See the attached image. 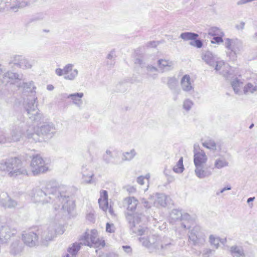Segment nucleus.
I'll list each match as a JSON object with an SVG mask.
<instances>
[{
    "label": "nucleus",
    "instance_id": "2eb2a0df",
    "mask_svg": "<svg viewBox=\"0 0 257 257\" xmlns=\"http://www.w3.org/2000/svg\"><path fill=\"white\" fill-rule=\"evenodd\" d=\"M23 78L22 74L13 72L11 71H8L3 75V78L1 79L2 83H14L17 80H22Z\"/></svg>",
    "mask_w": 257,
    "mask_h": 257
},
{
    "label": "nucleus",
    "instance_id": "a211bd4d",
    "mask_svg": "<svg viewBox=\"0 0 257 257\" xmlns=\"http://www.w3.org/2000/svg\"><path fill=\"white\" fill-rule=\"evenodd\" d=\"M240 42L237 40L227 38L225 40V47L236 55L240 51Z\"/></svg>",
    "mask_w": 257,
    "mask_h": 257
},
{
    "label": "nucleus",
    "instance_id": "b1692460",
    "mask_svg": "<svg viewBox=\"0 0 257 257\" xmlns=\"http://www.w3.org/2000/svg\"><path fill=\"white\" fill-rule=\"evenodd\" d=\"M202 58L208 65L210 66H214L215 59L212 52L210 51H208L203 52L202 53Z\"/></svg>",
    "mask_w": 257,
    "mask_h": 257
},
{
    "label": "nucleus",
    "instance_id": "49530a36",
    "mask_svg": "<svg viewBox=\"0 0 257 257\" xmlns=\"http://www.w3.org/2000/svg\"><path fill=\"white\" fill-rule=\"evenodd\" d=\"M215 251L214 249L207 248H204L202 255L203 257H210L214 253Z\"/></svg>",
    "mask_w": 257,
    "mask_h": 257
},
{
    "label": "nucleus",
    "instance_id": "4be33fe9",
    "mask_svg": "<svg viewBox=\"0 0 257 257\" xmlns=\"http://www.w3.org/2000/svg\"><path fill=\"white\" fill-rule=\"evenodd\" d=\"M123 203L127 205L128 211H134L138 203V200L134 197H126L124 199Z\"/></svg>",
    "mask_w": 257,
    "mask_h": 257
},
{
    "label": "nucleus",
    "instance_id": "79ce46f5",
    "mask_svg": "<svg viewBox=\"0 0 257 257\" xmlns=\"http://www.w3.org/2000/svg\"><path fill=\"white\" fill-rule=\"evenodd\" d=\"M98 203L100 208L103 210L106 211L108 208V200H102V198L98 199Z\"/></svg>",
    "mask_w": 257,
    "mask_h": 257
},
{
    "label": "nucleus",
    "instance_id": "4468645a",
    "mask_svg": "<svg viewBox=\"0 0 257 257\" xmlns=\"http://www.w3.org/2000/svg\"><path fill=\"white\" fill-rule=\"evenodd\" d=\"M24 123H21V125L15 126L12 131L10 138H8V142H18L20 141L21 138L24 135L25 130L23 129Z\"/></svg>",
    "mask_w": 257,
    "mask_h": 257
},
{
    "label": "nucleus",
    "instance_id": "09e8293b",
    "mask_svg": "<svg viewBox=\"0 0 257 257\" xmlns=\"http://www.w3.org/2000/svg\"><path fill=\"white\" fill-rule=\"evenodd\" d=\"M225 70H223L222 72H220L224 77L228 78L231 73H230L229 69H230V67L228 65H225V67H223Z\"/></svg>",
    "mask_w": 257,
    "mask_h": 257
},
{
    "label": "nucleus",
    "instance_id": "052dcab7",
    "mask_svg": "<svg viewBox=\"0 0 257 257\" xmlns=\"http://www.w3.org/2000/svg\"><path fill=\"white\" fill-rule=\"evenodd\" d=\"M158 44V42L156 41H150L147 44V46L148 47H156Z\"/></svg>",
    "mask_w": 257,
    "mask_h": 257
},
{
    "label": "nucleus",
    "instance_id": "7ed1b4c3",
    "mask_svg": "<svg viewBox=\"0 0 257 257\" xmlns=\"http://www.w3.org/2000/svg\"><path fill=\"white\" fill-rule=\"evenodd\" d=\"M80 243L75 242L72 246L68 248V252L72 256H75L81 248V245H87L90 247H99L105 245L104 240H100L97 237V232L95 229L91 230L90 233L86 231L80 238Z\"/></svg>",
    "mask_w": 257,
    "mask_h": 257
},
{
    "label": "nucleus",
    "instance_id": "6ab92c4d",
    "mask_svg": "<svg viewBox=\"0 0 257 257\" xmlns=\"http://www.w3.org/2000/svg\"><path fill=\"white\" fill-rule=\"evenodd\" d=\"M182 90L186 92H189L194 90V87L191 82V78L189 75H184L180 81Z\"/></svg>",
    "mask_w": 257,
    "mask_h": 257
},
{
    "label": "nucleus",
    "instance_id": "13d9d810",
    "mask_svg": "<svg viewBox=\"0 0 257 257\" xmlns=\"http://www.w3.org/2000/svg\"><path fill=\"white\" fill-rule=\"evenodd\" d=\"M135 63L139 64L142 68L145 67L146 66L145 63L144 62L143 60L140 58H137L136 59Z\"/></svg>",
    "mask_w": 257,
    "mask_h": 257
},
{
    "label": "nucleus",
    "instance_id": "c03bdc74",
    "mask_svg": "<svg viewBox=\"0 0 257 257\" xmlns=\"http://www.w3.org/2000/svg\"><path fill=\"white\" fill-rule=\"evenodd\" d=\"M189 44L193 47L197 48H201L203 46V42L202 40L195 38L190 42Z\"/></svg>",
    "mask_w": 257,
    "mask_h": 257
},
{
    "label": "nucleus",
    "instance_id": "ddd939ff",
    "mask_svg": "<svg viewBox=\"0 0 257 257\" xmlns=\"http://www.w3.org/2000/svg\"><path fill=\"white\" fill-rule=\"evenodd\" d=\"M16 233V230L10 227L7 225L2 226L0 228V241L2 243L7 242L11 236H14Z\"/></svg>",
    "mask_w": 257,
    "mask_h": 257
},
{
    "label": "nucleus",
    "instance_id": "ea45409f",
    "mask_svg": "<svg viewBox=\"0 0 257 257\" xmlns=\"http://www.w3.org/2000/svg\"><path fill=\"white\" fill-rule=\"evenodd\" d=\"M241 84L242 82L237 78L231 82V86L236 94H238L240 92L239 87Z\"/></svg>",
    "mask_w": 257,
    "mask_h": 257
},
{
    "label": "nucleus",
    "instance_id": "423d86ee",
    "mask_svg": "<svg viewBox=\"0 0 257 257\" xmlns=\"http://www.w3.org/2000/svg\"><path fill=\"white\" fill-rule=\"evenodd\" d=\"M151 246L154 248L157 253L166 256L172 252L174 249L175 245L171 239H157L151 244Z\"/></svg>",
    "mask_w": 257,
    "mask_h": 257
},
{
    "label": "nucleus",
    "instance_id": "0e129e2a",
    "mask_svg": "<svg viewBox=\"0 0 257 257\" xmlns=\"http://www.w3.org/2000/svg\"><path fill=\"white\" fill-rule=\"evenodd\" d=\"M144 180H145V178L143 176H141L137 178V181L139 184H140L141 185H143V184H144Z\"/></svg>",
    "mask_w": 257,
    "mask_h": 257
},
{
    "label": "nucleus",
    "instance_id": "f8f14e48",
    "mask_svg": "<svg viewBox=\"0 0 257 257\" xmlns=\"http://www.w3.org/2000/svg\"><path fill=\"white\" fill-rule=\"evenodd\" d=\"M9 64H14L22 69H29L32 67L31 61L25 56L16 55L11 58Z\"/></svg>",
    "mask_w": 257,
    "mask_h": 257
},
{
    "label": "nucleus",
    "instance_id": "f704fd0d",
    "mask_svg": "<svg viewBox=\"0 0 257 257\" xmlns=\"http://www.w3.org/2000/svg\"><path fill=\"white\" fill-rule=\"evenodd\" d=\"M183 157H181L178 161L177 164L173 167V171L176 173H182L184 169V166L183 164Z\"/></svg>",
    "mask_w": 257,
    "mask_h": 257
},
{
    "label": "nucleus",
    "instance_id": "72a5a7b5",
    "mask_svg": "<svg viewBox=\"0 0 257 257\" xmlns=\"http://www.w3.org/2000/svg\"><path fill=\"white\" fill-rule=\"evenodd\" d=\"M147 75L149 77L155 79L157 76L158 69L152 65H148L147 66Z\"/></svg>",
    "mask_w": 257,
    "mask_h": 257
},
{
    "label": "nucleus",
    "instance_id": "680f3d73",
    "mask_svg": "<svg viewBox=\"0 0 257 257\" xmlns=\"http://www.w3.org/2000/svg\"><path fill=\"white\" fill-rule=\"evenodd\" d=\"M123 250L127 253H131L132 251V249L129 245L122 246Z\"/></svg>",
    "mask_w": 257,
    "mask_h": 257
},
{
    "label": "nucleus",
    "instance_id": "37998d69",
    "mask_svg": "<svg viewBox=\"0 0 257 257\" xmlns=\"http://www.w3.org/2000/svg\"><path fill=\"white\" fill-rule=\"evenodd\" d=\"M193 105V102L192 100L189 99H186L183 102V107L185 110L188 111L191 109Z\"/></svg>",
    "mask_w": 257,
    "mask_h": 257
},
{
    "label": "nucleus",
    "instance_id": "6e6552de",
    "mask_svg": "<svg viewBox=\"0 0 257 257\" xmlns=\"http://www.w3.org/2000/svg\"><path fill=\"white\" fill-rule=\"evenodd\" d=\"M189 241L195 246H203L205 242V236L199 226H195L189 234Z\"/></svg>",
    "mask_w": 257,
    "mask_h": 257
},
{
    "label": "nucleus",
    "instance_id": "58836bf2",
    "mask_svg": "<svg viewBox=\"0 0 257 257\" xmlns=\"http://www.w3.org/2000/svg\"><path fill=\"white\" fill-rule=\"evenodd\" d=\"M203 147L212 150H216V145L215 142L212 140H209L205 141L202 143Z\"/></svg>",
    "mask_w": 257,
    "mask_h": 257
},
{
    "label": "nucleus",
    "instance_id": "9d476101",
    "mask_svg": "<svg viewBox=\"0 0 257 257\" xmlns=\"http://www.w3.org/2000/svg\"><path fill=\"white\" fill-rule=\"evenodd\" d=\"M56 225L52 223L49 225L46 230L44 231L38 230V235L39 238L40 239V242L44 245H47L48 242L52 240L56 233Z\"/></svg>",
    "mask_w": 257,
    "mask_h": 257
},
{
    "label": "nucleus",
    "instance_id": "393cba45",
    "mask_svg": "<svg viewBox=\"0 0 257 257\" xmlns=\"http://www.w3.org/2000/svg\"><path fill=\"white\" fill-rule=\"evenodd\" d=\"M257 91V83L248 82L243 87V93L245 95L253 94Z\"/></svg>",
    "mask_w": 257,
    "mask_h": 257
},
{
    "label": "nucleus",
    "instance_id": "39448f33",
    "mask_svg": "<svg viewBox=\"0 0 257 257\" xmlns=\"http://www.w3.org/2000/svg\"><path fill=\"white\" fill-rule=\"evenodd\" d=\"M56 132L55 125L52 123H45L38 127L36 132L30 133L27 132V137L29 140H32L35 142H40V137L51 138Z\"/></svg>",
    "mask_w": 257,
    "mask_h": 257
},
{
    "label": "nucleus",
    "instance_id": "c9c22d12",
    "mask_svg": "<svg viewBox=\"0 0 257 257\" xmlns=\"http://www.w3.org/2000/svg\"><path fill=\"white\" fill-rule=\"evenodd\" d=\"M136 153L134 149H132L130 152H126L122 154V161H131L136 156Z\"/></svg>",
    "mask_w": 257,
    "mask_h": 257
},
{
    "label": "nucleus",
    "instance_id": "e433bc0d",
    "mask_svg": "<svg viewBox=\"0 0 257 257\" xmlns=\"http://www.w3.org/2000/svg\"><path fill=\"white\" fill-rule=\"evenodd\" d=\"M2 203L4 206L10 208L15 207L17 204L15 200H12L9 196H7L6 199Z\"/></svg>",
    "mask_w": 257,
    "mask_h": 257
},
{
    "label": "nucleus",
    "instance_id": "69168bd1",
    "mask_svg": "<svg viewBox=\"0 0 257 257\" xmlns=\"http://www.w3.org/2000/svg\"><path fill=\"white\" fill-rule=\"evenodd\" d=\"M114 64V60H108L106 61V65L108 66L109 68H111L112 66H113Z\"/></svg>",
    "mask_w": 257,
    "mask_h": 257
},
{
    "label": "nucleus",
    "instance_id": "603ef678",
    "mask_svg": "<svg viewBox=\"0 0 257 257\" xmlns=\"http://www.w3.org/2000/svg\"><path fill=\"white\" fill-rule=\"evenodd\" d=\"M225 64L223 62L221 61H216L215 63V70L216 71H220L221 70L222 67H225Z\"/></svg>",
    "mask_w": 257,
    "mask_h": 257
},
{
    "label": "nucleus",
    "instance_id": "2f4dec72",
    "mask_svg": "<svg viewBox=\"0 0 257 257\" xmlns=\"http://www.w3.org/2000/svg\"><path fill=\"white\" fill-rule=\"evenodd\" d=\"M182 212L178 209H173L170 213V218L172 222L180 220Z\"/></svg>",
    "mask_w": 257,
    "mask_h": 257
},
{
    "label": "nucleus",
    "instance_id": "5fc2aeb1",
    "mask_svg": "<svg viewBox=\"0 0 257 257\" xmlns=\"http://www.w3.org/2000/svg\"><path fill=\"white\" fill-rule=\"evenodd\" d=\"M8 142V138L5 136L4 132L0 131V144H5Z\"/></svg>",
    "mask_w": 257,
    "mask_h": 257
},
{
    "label": "nucleus",
    "instance_id": "f03ea898",
    "mask_svg": "<svg viewBox=\"0 0 257 257\" xmlns=\"http://www.w3.org/2000/svg\"><path fill=\"white\" fill-rule=\"evenodd\" d=\"M21 87L31 93V95L27 98L24 103V108L29 119L32 122L39 121L41 119L42 114L37 109V103L36 102L37 98L34 96L35 93L34 90L36 89L34 82L33 81H30L29 83L23 82Z\"/></svg>",
    "mask_w": 257,
    "mask_h": 257
},
{
    "label": "nucleus",
    "instance_id": "7c9ffc66",
    "mask_svg": "<svg viewBox=\"0 0 257 257\" xmlns=\"http://www.w3.org/2000/svg\"><path fill=\"white\" fill-rule=\"evenodd\" d=\"M230 252L232 254L240 257L241 256H244V252L242 247L239 246H232L230 248Z\"/></svg>",
    "mask_w": 257,
    "mask_h": 257
},
{
    "label": "nucleus",
    "instance_id": "a18cd8bd",
    "mask_svg": "<svg viewBox=\"0 0 257 257\" xmlns=\"http://www.w3.org/2000/svg\"><path fill=\"white\" fill-rule=\"evenodd\" d=\"M87 170V169L85 167H83L82 169V175H83V176L84 177H88L89 178V180H86V181H87V183H91V179L92 178V177L93 176L94 174H93V173H92L91 172H90L88 173H86V171Z\"/></svg>",
    "mask_w": 257,
    "mask_h": 257
},
{
    "label": "nucleus",
    "instance_id": "e2e57ef3",
    "mask_svg": "<svg viewBox=\"0 0 257 257\" xmlns=\"http://www.w3.org/2000/svg\"><path fill=\"white\" fill-rule=\"evenodd\" d=\"M171 90L173 91L174 94L176 95L175 97L174 98V100H176L177 99V95L180 94L181 92V90L179 88H176V87H175L174 89Z\"/></svg>",
    "mask_w": 257,
    "mask_h": 257
},
{
    "label": "nucleus",
    "instance_id": "4d7b16f0",
    "mask_svg": "<svg viewBox=\"0 0 257 257\" xmlns=\"http://www.w3.org/2000/svg\"><path fill=\"white\" fill-rule=\"evenodd\" d=\"M102 200H108V193L106 190H102L100 192V198Z\"/></svg>",
    "mask_w": 257,
    "mask_h": 257
},
{
    "label": "nucleus",
    "instance_id": "20e7f679",
    "mask_svg": "<svg viewBox=\"0 0 257 257\" xmlns=\"http://www.w3.org/2000/svg\"><path fill=\"white\" fill-rule=\"evenodd\" d=\"M0 169L8 172L10 177H16L21 174L27 175V170L22 167L21 161L17 157L2 160L0 162Z\"/></svg>",
    "mask_w": 257,
    "mask_h": 257
},
{
    "label": "nucleus",
    "instance_id": "cd10ccee",
    "mask_svg": "<svg viewBox=\"0 0 257 257\" xmlns=\"http://www.w3.org/2000/svg\"><path fill=\"white\" fill-rule=\"evenodd\" d=\"M190 218L191 217L189 214L182 212V216L180 217V220L186 221V222L183 221L181 223V225L183 228L188 229L190 228V222L192 221Z\"/></svg>",
    "mask_w": 257,
    "mask_h": 257
},
{
    "label": "nucleus",
    "instance_id": "338daca9",
    "mask_svg": "<svg viewBox=\"0 0 257 257\" xmlns=\"http://www.w3.org/2000/svg\"><path fill=\"white\" fill-rule=\"evenodd\" d=\"M114 52L113 51H111L110 53H109L107 56V59L109 60H112V58L114 56Z\"/></svg>",
    "mask_w": 257,
    "mask_h": 257
},
{
    "label": "nucleus",
    "instance_id": "bb28decb",
    "mask_svg": "<svg viewBox=\"0 0 257 257\" xmlns=\"http://www.w3.org/2000/svg\"><path fill=\"white\" fill-rule=\"evenodd\" d=\"M157 199L155 203L158 204L162 207H165L168 202V197L164 194L157 193Z\"/></svg>",
    "mask_w": 257,
    "mask_h": 257
},
{
    "label": "nucleus",
    "instance_id": "8fccbe9b",
    "mask_svg": "<svg viewBox=\"0 0 257 257\" xmlns=\"http://www.w3.org/2000/svg\"><path fill=\"white\" fill-rule=\"evenodd\" d=\"M142 240H143L142 243L143 245L145 246H146L148 247L150 249V252H153V249H154V248L151 247V244L153 243L154 242H151V241H148L147 239L142 238Z\"/></svg>",
    "mask_w": 257,
    "mask_h": 257
},
{
    "label": "nucleus",
    "instance_id": "c756f323",
    "mask_svg": "<svg viewBox=\"0 0 257 257\" xmlns=\"http://www.w3.org/2000/svg\"><path fill=\"white\" fill-rule=\"evenodd\" d=\"M198 36L199 35L196 33L186 32L182 33L180 36V38L184 41L191 40L192 41V40L197 38Z\"/></svg>",
    "mask_w": 257,
    "mask_h": 257
},
{
    "label": "nucleus",
    "instance_id": "f257e3e1",
    "mask_svg": "<svg viewBox=\"0 0 257 257\" xmlns=\"http://www.w3.org/2000/svg\"><path fill=\"white\" fill-rule=\"evenodd\" d=\"M32 199L35 203L42 204L50 203L54 201L55 203H60L61 205L54 204L55 210L60 209L64 215L70 214L73 210L75 204L73 200L66 195V187L61 185L56 186L53 183H49L40 188H36L31 192Z\"/></svg>",
    "mask_w": 257,
    "mask_h": 257
},
{
    "label": "nucleus",
    "instance_id": "0eeeda50",
    "mask_svg": "<svg viewBox=\"0 0 257 257\" xmlns=\"http://www.w3.org/2000/svg\"><path fill=\"white\" fill-rule=\"evenodd\" d=\"M125 215L132 232L139 235L143 234L145 230V228L140 225L137 226L141 221V214L127 212L125 213Z\"/></svg>",
    "mask_w": 257,
    "mask_h": 257
},
{
    "label": "nucleus",
    "instance_id": "9b49d317",
    "mask_svg": "<svg viewBox=\"0 0 257 257\" xmlns=\"http://www.w3.org/2000/svg\"><path fill=\"white\" fill-rule=\"evenodd\" d=\"M73 67L72 64H68L63 69L57 68L55 73L59 76L65 75L64 77L65 79L73 80L78 75V70L76 69L72 70Z\"/></svg>",
    "mask_w": 257,
    "mask_h": 257
},
{
    "label": "nucleus",
    "instance_id": "473e14b6",
    "mask_svg": "<svg viewBox=\"0 0 257 257\" xmlns=\"http://www.w3.org/2000/svg\"><path fill=\"white\" fill-rule=\"evenodd\" d=\"M228 166V162L223 158H218L214 162V168L217 169H221Z\"/></svg>",
    "mask_w": 257,
    "mask_h": 257
},
{
    "label": "nucleus",
    "instance_id": "774afa93",
    "mask_svg": "<svg viewBox=\"0 0 257 257\" xmlns=\"http://www.w3.org/2000/svg\"><path fill=\"white\" fill-rule=\"evenodd\" d=\"M167 181L169 183H171L175 180L174 177L171 175H168V176H167Z\"/></svg>",
    "mask_w": 257,
    "mask_h": 257
},
{
    "label": "nucleus",
    "instance_id": "f3484780",
    "mask_svg": "<svg viewBox=\"0 0 257 257\" xmlns=\"http://www.w3.org/2000/svg\"><path fill=\"white\" fill-rule=\"evenodd\" d=\"M38 234L33 231L23 234V240L24 243L30 247L36 245L38 242Z\"/></svg>",
    "mask_w": 257,
    "mask_h": 257
},
{
    "label": "nucleus",
    "instance_id": "412c9836",
    "mask_svg": "<svg viewBox=\"0 0 257 257\" xmlns=\"http://www.w3.org/2000/svg\"><path fill=\"white\" fill-rule=\"evenodd\" d=\"M195 173L197 177L202 179L209 177L212 174V172L207 168H203V166L196 167Z\"/></svg>",
    "mask_w": 257,
    "mask_h": 257
},
{
    "label": "nucleus",
    "instance_id": "a19ab883",
    "mask_svg": "<svg viewBox=\"0 0 257 257\" xmlns=\"http://www.w3.org/2000/svg\"><path fill=\"white\" fill-rule=\"evenodd\" d=\"M113 158V154L110 150H106L105 154L103 155V160L106 164L110 163L111 162L110 159Z\"/></svg>",
    "mask_w": 257,
    "mask_h": 257
},
{
    "label": "nucleus",
    "instance_id": "dca6fc26",
    "mask_svg": "<svg viewBox=\"0 0 257 257\" xmlns=\"http://www.w3.org/2000/svg\"><path fill=\"white\" fill-rule=\"evenodd\" d=\"M207 157L203 150L197 151L195 146L194 149V163L195 167L203 166L206 163Z\"/></svg>",
    "mask_w": 257,
    "mask_h": 257
},
{
    "label": "nucleus",
    "instance_id": "c85d7f7f",
    "mask_svg": "<svg viewBox=\"0 0 257 257\" xmlns=\"http://www.w3.org/2000/svg\"><path fill=\"white\" fill-rule=\"evenodd\" d=\"M166 80H167V86L170 89H174L176 87L178 80L175 76L162 78L163 82H165Z\"/></svg>",
    "mask_w": 257,
    "mask_h": 257
},
{
    "label": "nucleus",
    "instance_id": "3c124183",
    "mask_svg": "<svg viewBox=\"0 0 257 257\" xmlns=\"http://www.w3.org/2000/svg\"><path fill=\"white\" fill-rule=\"evenodd\" d=\"M86 219L91 222H94L95 217L94 211H90L86 214Z\"/></svg>",
    "mask_w": 257,
    "mask_h": 257
},
{
    "label": "nucleus",
    "instance_id": "aec40b11",
    "mask_svg": "<svg viewBox=\"0 0 257 257\" xmlns=\"http://www.w3.org/2000/svg\"><path fill=\"white\" fill-rule=\"evenodd\" d=\"M22 250V245L19 239H16L12 243L10 248L11 254L14 256L20 255Z\"/></svg>",
    "mask_w": 257,
    "mask_h": 257
},
{
    "label": "nucleus",
    "instance_id": "bf43d9fd",
    "mask_svg": "<svg viewBox=\"0 0 257 257\" xmlns=\"http://www.w3.org/2000/svg\"><path fill=\"white\" fill-rule=\"evenodd\" d=\"M113 226V224H110L109 223H107L106 224V231L108 232H114V230L112 229V227Z\"/></svg>",
    "mask_w": 257,
    "mask_h": 257
},
{
    "label": "nucleus",
    "instance_id": "1a4fd4ad",
    "mask_svg": "<svg viewBox=\"0 0 257 257\" xmlns=\"http://www.w3.org/2000/svg\"><path fill=\"white\" fill-rule=\"evenodd\" d=\"M32 171L34 175L41 173H44L48 170L45 165V162L42 158L38 155L33 156L31 163Z\"/></svg>",
    "mask_w": 257,
    "mask_h": 257
},
{
    "label": "nucleus",
    "instance_id": "6e6d98bb",
    "mask_svg": "<svg viewBox=\"0 0 257 257\" xmlns=\"http://www.w3.org/2000/svg\"><path fill=\"white\" fill-rule=\"evenodd\" d=\"M141 201L142 204L146 208H150L151 207L152 203H150L146 199L143 198L141 199Z\"/></svg>",
    "mask_w": 257,
    "mask_h": 257
},
{
    "label": "nucleus",
    "instance_id": "de8ad7c7",
    "mask_svg": "<svg viewBox=\"0 0 257 257\" xmlns=\"http://www.w3.org/2000/svg\"><path fill=\"white\" fill-rule=\"evenodd\" d=\"M219 33L222 34V33L220 32V30L217 27H212L208 30V34L209 35L215 36L216 35H219Z\"/></svg>",
    "mask_w": 257,
    "mask_h": 257
},
{
    "label": "nucleus",
    "instance_id": "864d4df0",
    "mask_svg": "<svg viewBox=\"0 0 257 257\" xmlns=\"http://www.w3.org/2000/svg\"><path fill=\"white\" fill-rule=\"evenodd\" d=\"M211 43L214 44H219L220 43H221L223 42V39L221 37V36H214L213 39L211 40Z\"/></svg>",
    "mask_w": 257,
    "mask_h": 257
},
{
    "label": "nucleus",
    "instance_id": "5701e85b",
    "mask_svg": "<svg viewBox=\"0 0 257 257\" xmlns=\"http://www.w3.org/2000/svg\"><path fill=\"white\" fill-rule=\"evenodd\" d=\"M83 93L82 92H77L69 94L67 96V98H71L73 103L80 108L82 104L81 98L83 97Z\"/></svg>",
    "mask_w": 257,
    "mask_h": 257
},
{
    "label": "nucleus",
    "instance_id": "a878e982",
    "mask_svg": "<svg viewBox=\"0 0 257 257\" xmlns=\"http://www.w3.org/2000/svg\"><path fill=\"white\" fill-rule=\"evenodd\" d=\"M173 63L164 59H160L158 60V65L163 71H168L173 69Z\"/></svg>",
    "mask_w": 257,
    "mask_h": 257
},
{
    "label": "nucleus",
    "instance_id": "4c0bfd02",
    "mask_svg": "<svg viewBox=\"0 0 257 257\" xmlns=\"http://www.w3.org/2000/svg\"><path fill=\"white\" fill-rule=\"evenodd\" d=\"M209 242L211 245L215 247L216 249L219 247L220 237H216L214 235H210L209 237Z\"/></svg>",
    "mask_w": 257,
    "mask_h": 257
}]
</instances>
